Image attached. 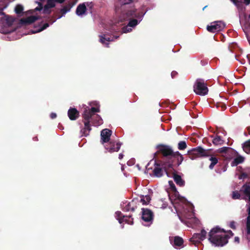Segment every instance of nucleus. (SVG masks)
<instances>
[{"mask_svg":"<svg viewBox=\"0 0 250 250\" xmlns=\"http://www.w3.org/2000/svg\"><path fill=\"white\" fill-rule=\"evenodd\" d=\"M157 147L158 152L163 156V168L167 176L170 177L168 171H172L175 167L179 166L183 161L184 157L179 151H173L169 146L160 144Z\"/></svg>","mask_w":250,"mask_h":250,"instance_id":"nucleus-1","label":"nucleus"},{"mask_svg":"<svg viewBox=\"0 0 250 250\" xmlns=\"http://www.w3.org/2000/svg\"><path fill=\"white\" fill-rule=\"evenodd\" d=\"M100 112L99 108L92 107L84 109L82 114L84 127L81 130L83 136H87L91 130V124L98 126L102 124V119L100 115L96 114Z\"/></svg>","mask_w":250,"mask_h":250,"instance_id":"nucleus-2","label":"nucleus"},{"mask_svg":"<svg viewBox=\"0 0 250 250\" xmlns=\"http://www.w3.org/2000/svg\"><path fill=\"white\" fill-rule=\"evenodd\" d=\"M220 232L226 233V231L216 226L212 229L208 233V240L210 243L215 247H223L228 243V236L225 234H220Z\"/></svg>","mask_w":250,"mask_h":250,"instance_id":"nucleus-3","label":"nucleus"},{"mask_svg":"<svg viewBox=\"0 0 250 250\" xmlns=\"http://www.w3.org/2000/svg\"><path fill=\"white\" fill-rule=\"evenodd\" d=\"M208 150L204 149L201 146H197L188 151V153L189 155H193L197 157H208L210 156L209 160L211 161V163L209 166V168L212 169L215 165L218 162V158L213 155L209 154Z\"/></svg>","mask_w":250,"mask_h":250,"instance_id":"nucleus-4","label":"nucleus"},{"mask_svg":"<svg viewBox=\"0 0 250 250\" xmlns=\"http://www.w3.org/2000/svg\"><path fill=\"white\" fill-rule=\"evenodd\" d=\"M121 12V18L123 20L136 18L141 21L145 14L142 11H138L133 6L127 7L126 6L122 9L120 7L119 12Z\"/></svg>","mask_w":250,"mask_h":250,"instance_id":"nucleus-5","label":"nucleus"},{"mask_svg":"<svg viewBox=\"0 0 250 250\" xmlns=\"http://www.w3.org/2000/svg\"><path fill=\"white\" fill-rule=\"evenodd\" d=\"M193 88L196 94L201 96L207 95L208 91L207 83L202 79L196 80Z\"/></svg>","mask_w":250,"mask_h":250,"instance_id":"nucleus-6","label":"nucleus"},{"mask_svg":"<svg viewBox=\"0 0 250 250\" xmlns=\"http://www.w3.org/2000/svg\"><path fill=\"white\" fill-rule=\"evenodd\" d=\"M225 27L224 22L221 21H217L211 23L210 25H208L207 30L211 33H215L222 30Z\"/></svg>","mask_w":250,"mask_h":250,"instance_id":"nucleus-7","label":"nucleus"},{"mask_svg":"<svg viewBox=\"0 0 250 250\" xmlns=\"http://www.w3.org/2000/svg\"><path fill=\"white\" fill-rule=\"evenodd\" d=\"M207 235V231L203 229L200 233H194L192 237L190 239V241L192 244L196 245L200 243L201 241L204 240L206 238Z\"/></svg>","mask_w":250,"mask_h":250,"instance_id":"nucleus-8","label":"nucleus"},{"mask_svg":"<svg viewBox=\"0 0 250 250\" xmlns=\"http://www.w3.org/2000/svg\"><path fill=\"white\" fill-rule=\"evenodd\" d=\"M107 144L104 146L105 149L110 153L117 152L120 149L122 144L120 142H115L114 141L108 142Z\"/></svg>","mask_w":250,"mask_h":250,"instance_id":"nucleus-9","label":"nucleus"},{"mask_svg":"<svg viewBox=\"0 0 250 250\" xmlns=\"http://www.w3.org/2000/svg\"><path fill=\"white\" fill-rule=\"evenodd\" d=\"M169 240L171 245L176 249H181L184 247V239L179 236L170 237Z\"/></svg>","mask_w":250,"mask_h":250,"instance_id":"nucleus-10","label":"nucleus"},{"mask_svg":"<svg viewBox=\"0 0 250 250\" xmlns=\"http://www.w3.org/2000/svg\"><path fill=\"white\" fill-rule=\"evenodd\" d=\"M142 219L146 222H151L153 219V212L147 208H142Z\"/></svg>","mask_w":250,"mask_h":250,"instance_id":"nucleus-11","label":"nucleus"},{"mask_svg":"<svg viewBox=\"0 0 250 250\" xmlns=\"http://www.w3.org/2000/svg\"><path fill=\"white\" fill-rule=\"evenodd\" d=\"M111 132V130L107 128L102 130L101 132V143L102 144L104 145V143H108L110 141Z\"/></svg>","mask_w":250,"mask_h":250,"instance_id":"nucleus-12","label":"nucleus"},{"mask_svg":"<svg viewBox=\"0 0 250 250\" xmlns=\"http://www.w3.org/2000/svg\"><path fill=\"white\" fill-rule=\"evenodd\" d=\"M135 0H120V2L115 4V9L116 12H119L120 7L122 9L125 8L126 5L133 2Z\"/></svg>","mask_w":250,"mask_h":250,"instance_id":"nucleus-13","label":"nucleus"},{"mask_svg":"<svg viewBox=\"0 0 250 250\" xmlns=\"http://www.w3.org/2000/svg\"><path fill=\"white\" fill-rule=\"evenodd\" d=\"M173 171H174L172 173L173 178V179H174L175 182L176 183V184L178 186H179L180 187H183L185 184V181L183 179H182V178L180 175L177 174L175 172V169L174 170L172 171L171 172H173ZM168 173H169V172H170V171L168 170ZM169 175L170 176V173H169Z\"/></svg>","mask_w":250,"mask_h":250,"instance_id":"nucleus-14","label":"nucleus"},{"mask_svg":"<svg viewBox=\"0 0 250 250\" xmlns=\"http://www.w3.org/2000/svg\"><path fill=\"white\" fill-rule=\"evenodd\" d=\"M68 116L71 120H76L79 117V112L75 108L70 107L68 110Z\"/></svg>","mask_w":250,"mask_h":250,"instance_id":"nucleus-15","label":"nucleus"},{"mask_svg":"<svg viewBox=\"0 0 250 250\" xmlns=\"http://www.w3.org/2000/svg\"><path fill=\"white\" fill-rule=\"evenodd\" d=\"M40 18V16H31L25 19H21L20 20L21 23L24 24H30L36 21Z\"/></svg>","mask_w":250,"mask_h":250,"instance_id":"nucleus-16","label":"nucleus"},{"mask_svg":"<svg viewBox=\"0 0 250 250\" xmlns=\"http://www.w3.org/2000/svg\"><path fill=\"white\" fill-rule=\"evenodd\" d=\"M136 201L132 200L131 202H129L127 205L123 208V210L125 211H131L134 212L137 208Z\"/></svg>","mask_w":250,"mask_h":250,"instance_id":"nucleus-17","label":"nucleus"},{"mask_svg":"<svg viewBox=\"0 0 250 250\" xmlns=\"http://www.w3.org/2000/svg\"><path fill=\"white\" fill-rule=\"evenodd\" d=\"M86 9L85 3H81L77 7L76 13L78 16H82L86 12Z\"/></svg>","mask_w":250,"mask_h":250,"instance_id":"nucleus-18","label":"nucleus"},{"mask_svg":"<svg viewBox=\"0 0 250 250\" xmlns=\"http://www.w3.org/2000/svg\"><path fill=\"white\" fill-rule=\"evenodd\" d=\"M155 167L153 170V173L154 176L157 177H161L163 175V170L162 168L160 167V165L157 164H155Z\"/></svg>","mask_w":250,"mask_h":250,"instance_id":"nucleus-19","label":"nucleus"},{"mask_svg":"<svg viewBox=\"0 0 250 250\" xmlns=\"http://www.w3.org/2000/svg\"><path fill=\"white\" fill-rule=\"evenodd\" d=\"M77 1H72L67 5L64 6L62 9L61 12L62 14H65L66 12H68L71 8L76 4Z\"/></svg>","mask_w":250,"mask_h":250,"instance_id":"nucleus-20","label":"nucleus"},{"mask_svg":"<svg viewBox=\"0 0 250 250\" xmlns=\"http://www.w3.org/2000/svg\"><path fill=\"white\" fill-rule=\"evenodd\" d=\"M100 42L103 44H105L106 47H108V42L113 41V38L106 37L105 35L100 36Z\"/></svg>","mask_w":250,"mask_h":250,"instance_id":"nucleus-21","label":"nucleus"},{"mask_svg":"<svg viewBox=\"0 0 250 250\" xmlns=\"http://www.w3.org/2000/svg\"><path fill=\"white\" fill-rule=\"evenodd\" d=\"M243 150L247 154H250V139L245 141L242 144Z\"/></svg>","mask_w":250,"mask_h":250,"instance_id":"nucleus-22","label":"nucleus"},{"mask_svg":"<svg viewBox=\"0 0 250 250\" xmlns=\"http://www.w3.org/2000/svg\"><path fill=\"white\" fill-rule=\"evenodd\" d=\"M169 185L171 190L174 192L175 197L176 198H179V195H178V192L177 190L176 187L172 181H168Z\"/></svg>","mask_w":250,"mask_h":250,"instance_id":"nucleus-23","label":"nucleus"},{"mask_svg":"<svg viewBox=\"0 0 250 250\" xmlns=\"http://www.w3.org/2000/svg\"><path fill=\"white\" fill-rule=\"evenodd\" d=\"M129 21L128 23V26L131 27H134L136 26L140 21L138 19L132 18L131 19H128Z\"/></svg>","mask_w":250,"mask_h":250,"instance_id":"nucleus-24","label":"nucleus"},{"mask_svg":"<svg viewBox=\"0 0 250 250\" xmlns=\"http://www.w3.org/2000/svg\"><path fill=\"white\" fill-rule=\"evenodd\" d=\"M212 143L215 145H222L223 144V140L220 136H216L212 140Z\"/></svg>","mask_w":250,"mask_h":250,"instance_id":"nucleus-25","label":"nucleus"},{"mask_svg":"<svg viewBox=\"0 0 250 250\" xmlns=\"http://www.w3.org/2000/svg\"><path fill=\"white\" fill-rule=\"evenodd\" d=\"M244 160V159L243 157L239 156L234 159L233 161L232 162V164L233 166H237L238 164L243 163Z\"/></svg>","mask_w":250,"mask_h":250,"instance_id":"nucleus-26","label":"nucleus"},{"mask_svg":"<svg viewBox=\"0 0 250 250\" xmlns=\"http://www.w3.org/2000/svg\"><path fill=\"white\" fill-rule=\"evenodd\" d=\"M150 200L151 198L149 195H146L145 197L143 196V198L141 199V202H142L143 205H147Z\"/></svg>","mask_w":250,"mask_h":250,"instance_id":"nucleus-27","label":"nucleus"},{"mask_svg":"<svg viewBox=\"0 0 250 250\" xmlns=\"http://www.w3.org/2000/svg\"><path fill=\"white\" fill-rule=\"evenodd\" d=\"M246 231L247 234H250V218L247 217L246 221Z\"/></svg>","mask_w":250,"mask_h":250,"instance_id":"nucleus-28","label":"nucleus"},{"mask_svg":"<svg viewBox=\"0 0 250 250\" xmlns=\"http://www.w3.org/2000/svg\"><path fill=\"white\" fill-rule=\"evenodd\" d=\"M187 146L185 141H180L178 143V148L179 150H184L186 148Z\"/></svg>","mask_w":250,"mask_h":250,"instance_id":"nucleus-29","label":"nucleus"},{"mask_svg":"<svg viewBox=\"0 0 250 250\" xmlns=\"http://www.w3.org/2000/svg\"><path fill=\"white\" fill-rule=\"evenodd\" d=\"M23 10V6L20 4L17 5L15 8V11L18 14H21Z\"/></svg>","mask_w":250,"mask_h":250,"instance_id":"nucleus-30","label":"nucleus"},{"mask_svg":"<svg viewBox=\"0 0 250 250\" xmlns=\"http://www.w3.org/2000/svg\"><path fill=\"white\" fill-rule=\"evenodd\" d=\"M55 0H47L46 5L51 8H53L55 6Z\"/></svg>","mask_w":250,"mask_h":250,"instance_id":"nucleus-31","label":"nucleus"},{"mask_svg":"<svg viewBox=\"0 0 250 250\" xmlns=\"http://www.w3.org/2000/svg\"><path fill=\"white\" fill-rule=\"evenodd\" d=\"M116 215L117 219L119 220V223H121L122 217H125V216H123L122 213H121V211L116 212Z\"/></svg>","mask_w":250,"mask_h":250,"instance_id":"nucleus-32","label":"nucleus"},{"mask_svg":"<svg viewBox=\"0 0 250 250\" xmlns=\"http://www.w3.org/2000/svg\"><path fill=\"white\" fill-rule=\"evenodd\" d=\"M216 107L217 108H219V107H221V110H224L226 109V105L224 103H217L216 104Z\"/></svg>","mask_w":250,"mask_h":250,"instance_id":"nucleus-33","label":"nucleus"},{"mask_svg":"<svg viewBox=\"0 0 250 250\" xmlns=\"http://www.w3.org/2000/svg\"><path fill=\"white\" fill-rule=\"evenodd\" d=\"M240 198V194L238 191H233L232 193V198L233 199H239Z\"/></svg>","mask_w":250,"mask_h":250,"instance_id":"nucleus-34","label":"nucleus"},{"mask_svg":"<svg viewBox=\"0 0 250 250\" xmlns=\"http://www.w3.org/2000/svg\"><path fill=\"white\" fill-rule=\"evenodd\" d=\"M50 8H51L50 7H49V6L46 4L44 6V8L43 9V13L44 14H49L51 12V11L49 9Z\"/></svg>","mask_w":250,"mask_h":250,"instance_id":"nucleus-35","label":"nucleus"},{"mask_svg":"<svg viewBox=\"0 0 250 250\" xmlns=\"http://www.w3.org/2000/svg\"><path fill=\"white\" fill-rule=\"evenodd\" d=\"M130 27H129V26L128 25L126 26H124L122 28V32L125 33L130 32L131 31H132V29L130 28Z\"/></svg>","mask_w":250,"mask_h":250,"instance_id":"nucleus-36","label":"nucleus"},{"mask_svg":"<svg viewBox=\"0 0 250 250\" xmlns=\"http://www.w3.org/2000/svg\"><path fill=\"white\" fill-rule=\"evenodd\" d=\"M49 26L48 23H45L41 27L40 29H39L38 32H41L44 29H45L47 27Z\"/></svg>","mask_w":250,"mask_h":250,"instance_id":"nucleus-37","label":"nucleus"},{"mask_svg":"<svg viewBox=\"0 0 250 250\" xmlns=\"http://www.w3.org/2000/svg\"><path fill=\"white\" fill-rule=\"evenodd\" d=\"M42 9V3L38 2V6L36 8H35L34 10L35 11H41Z\"/></svg>","mask_w":250,"mask_h":250,"instance_id":"nucleus-38","label":"nucleus"},{"mask_svg":"<svg viewBox=\"0 0 250 250\" xmlns=\"http://www.w3.org/2000/svg\"><path fill=\"white\" fill-rule=\"evenodd\" d=\"M226 233H228V234H226V235H227V236L229 237H228V239H229V238H230V237H231L232 236H233V235H234V233H233L232 232V231H231V230H228V231H226Z\"/></svg>","mask_w":250,"mask_h":250,"instance_id":"nucleus-39","label":"nucleus"},{"mask_svg":"<svg viewBox=\"0 0 250 250\" xmlns=\"http://www.w3.org/2000/svg\"><path fill=\"white\" fill-rule=\"evenodd\" d=\"M237 7L239 6L240 1L238 0H230Z\"/></svg>","mask_w":250,"mask_h":250,"instance_id":"nucleus-40","label":"nucleus"},{"mask_svg":"<svg viewBox=\"0 0 250 250\" xmlns=\"http://www.w3.org/2000/svg\"><path fill=\"white\" fill-rule=\"evenodd\" d=\"M229 227L233 229H236V227H235V222L234 221H231L230 223V224H229Z\"/></svg>","mask_w":250,"mask_h":250,"instance_id":"nucleus-41","label":"nucleus"},{"mask_svg":"<svg viewBox=\"0 0 250 250\" xmlns=\"http://www.w3.org/2000/svg\"><path fill=\"white\" fill-rule=\"evenodd\" d=\"M178 75V73L175 71H173L171 73V76L172 78H175L176 76Z\"/></svg>","mask_w":250,"mask_h":250,"instance_id":"nucleus-42","label":"nucleus"},{"mask_svg":"<svg viewBox=\"0 0 250 250\" xmlns=\"http://www.w3.org/2000/svg\"><path fill=\"white\" fill-rule=\"evenodd\" d=\"M229 147H223L222 148H221L220 149V152H226L229 149Z\"/></svg>","mask_w":250,"mask_h":250,"instance_id":"nucleus-43","label":"nucleus"},{"mask_svg":"<svg viewBox=\"0 0 250 250\" xmlns=\"http://www.w3.org/2000/svg\"><path fill=\"white\" fill-rule=\"evenodd\" d=\"M50 117L51 119H54L56 118L57 114L55 113H51L50 114Z\"/></svg>","mask_w":250,"mask_h":250,"instance_id":"nucleus-44","label":"nucleus"},{"mask_svg":"<svg viewBox=\"0 0 250 250\" xmlns=\"http://www.w3.org/2000/svg\"><path fill=\"white\" fill-rule=\"evenodd\" d=\"M244 3L246 5H249L250 3V0H244Z\"/></svg>","mask_w":250,"mask_h":250,"instance_id":"nucleus-45","label":"nucleus"},{"mask_svg":"<svg viewBox=\"0 0 250 250\" xmlns=\"http://www.w3.org/2000/svg\"><path fill=\"white\" fill-rule=\"evenodd\" d=\"M247 212H248V214L247 217L250 218V206L249 207V208L247 209Z\"/></svg>","mask_w":250,"mask_h":250,"instance_id":"nucleus-46","label":"nucleus"},{"mask_svg":"<svg viewBox=\"0 0 250 250\" xmlns=\"http://www.w3.org/2000/svg\"><path fill=\"white\" fill-rule=\"evenodd\" d=\"M55 1L56 2L62 3L65 1V0H55Z\"/></svg>","mask_w":250,"mask_h":250,"instance_id":"nucleus-47","label":"nucleus"},{"mask_svg":"<svg viewBox=\"0 0 250 250\" xmlns=\"http://www.w3.org/2000/svg\"><path fill=\"white\" fill-rule=\"evenodd\" d=\"M234 241L235 242H237V243H239V238L237 236L235 237L234 238Z\"/></svg>","mask_w":250,"mask_h":250,"instance_id":"nucleus-48","label":"nucleus"},{"mask_svg":"<svg viewBox=\"0 0 250 250\" xmlns=\"http://www.w3.org/2000/svg\"><path fill=\"white\" fill-rule=\"evenodd\" d=\"M123 156H124V155L122 153L119 154V159H120V160L122 159L123 158Z\"/></svg>","mask_w":250,"mask_h":250,"instance_id":"nucleus-49","label":"nucleus"},{"mask_svg":"<svg viewBox=\"0 0 250 250\" xmlns=\"http://www.w3.org/2000/svg\"><path fill=\"white\" fill-rule=\"evenodd\" d=\"M247 129H248V132H249V134L250 135V127H248L247 128Z\"/></svg>","mask_w":250,"mask_h":250,"instance_id":"nucleus-50","label":"nucleus"},{"mask_svg":"<svg viewBox=\"0 0 250 250\" xmlns=\"http://www.w3.org/2000/svg\"><path fill=\"white\" fill-rule=\"evenodd\" d=\"M2 9H0V13L1 14V15H3L4 13L2 12Z\"/></svg>","mask_w":250,"mask_h":250,"instance_id":"nucleus-51","label":"nucleus"},{"mask_svg":"<svg viewBox=\"0 0 250 250\" xmlns=\"http://www.w3.org/2000/svg\"><path fill=\"white\" fill-rule=\"evenodd\" d=\"M33 139H34L35 141H37V140H38V138H37V137H36L34 138H33Z\"/></svg>","mask_w":250,"mask_h":250,"instance_id":"nucleus-52","label":"nucleus"},{"mask_svg":"<svg viewBox=\"0 0 250 250\" xmlns=\"http://www.w3.org/2000/svg\"><path fill=\"white\" fill-rule=\"evenodd\" d=\"M169 199L171 200V202L173 203L172 201V199H171V196H169Z\"/></svg>","mask_w":250,"mask_h":250,"instance_id":"nucleus-53","label":"nucleus"},{"mask_svg":"<svg viewBox=\"0 0 250 250\" xmlns=\"http://www.w3.org/2000/svg\"><path fill=\"white\" fill-rule=\"evenodd\" d=\"M118 38H119V36H116V37H115V39H117Z\"/></svg>","mask_w":250,"mask_h":250,"instance_id":"nucleus-54","label":"nucleus"},{"mask_svg":"<svg viewBox=\"0 0 250 250\" xmlns=\"http://www.w3.org/2000/svg\"><path fill=\"white\" fill-rule=\"evenodd\" d=\"M235 58H236V60H238V59H237V56H235Z\"/></svg>","mask_w":250,"mask_h":250,"instance_id":"nucleus-55","label":"nucleus"}]
</instances>
